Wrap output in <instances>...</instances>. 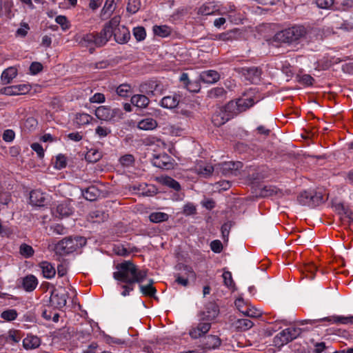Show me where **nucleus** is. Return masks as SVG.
<instances>
[{"label": "nucleus", "instance_id": "1", "mask_svg": "<svg viewBox=\"0 0 353 353\" xmlns=\"http://www.w3.org/2000/svg\"><path fill=\"white\" fill-rule=\"evenodd\" d=\"M117 271L113 272V278L119 282L124 283L121 287L124 290L121 295L126 296L133 290V284L141 283L148 276V270H140L131 261H125L116 265Z\"/></svg>", "mask_w": 353, "mask_h": 353}, {"label": "nucleus", "instance_id": "2", "mask_svg": "<svg viewBox=\"0 0 353 353\" xmlns=\"http://www.w3.org/2000/svg\"><path fill=\"white\" fill-rule=\"evenodd\" d=\"M120 16H114L110 21L106 23L103 28L99 33H88L84 34H77L74 40L79 45L83 47H88L94 44L97 47H101L106 44L112 36V29L120 23Z\"/></svg>", "mask_w": 353, "mask_h": 353}, {"label": "nucleus", "instance_id": "3", "mask_svg": "<svg viewBox=\"0 0 353 353\" xmlns=\"http://www.w3.org/2000/svg\"><path fill=\"white\" fill-rule=\"evenodd\" d=\"M87 243V239L81 236H70L59 241L54 250L59 255H65L78 251Z\"/></svg>", "mask_w": 353, "mask_h": 353}, {"label": "nucleus", "instance_id": "4", "mask_svg": "<svg viewBox=\"0 0 353 353\" xmlns=\"http://www.w3.org/2000/svg\"><path fill=\"white\" fill-rule=\"evenodd\" d=\"M306 34L305 28L301 26H295L286 28L275 34L274 39L281 43H292L299 41Z\"/></svg>", "mask_w": 353, "mask_h": 353}, {"label": "nucleus", "instance_id": "5", "mask_svg": "<svg viewBox=\"0 0 353 353\" xmlns=\"http://www.w3.org/2000/svg\"><path fill=\"white\" fill-rule=\"evenodd\" d=\"M301 334V329L299 327H288L274 336L273 341L274 345L276 347H282L296 339Z\"/></svg>", "mask_w": 353, "mask_h": 353}, {"label": "nucleus", "instance_id": "6", "mask_svg": "<svg viewBox=\"0 0 353 353\" xmlns=\"http://www.w3.org/2000/svg\"><path fill=\"white\" fill-rule=\"evenodd\" d=\"M140 90L149 97L161 95L164 90V86L157 81H150L140 85Z\"/></svg>", "mask_w": 353, "mask_h": 353}, {"label": "nucleus", "instance_id": "7", "mask_svg": "<svg viewBox=\"0 0 353 353\" xmlns=\"http://www.w3.org/2000/svg\"><path fill=\"white\" fill-rule=\"evenodd\" d=\"M242 167L243 163L241 161L224 162L217 165V168L219 169L221 174L226 176H237Z\"/></svg>", "mask_w": 353, "mask_h": 353}, {"label": "nucleus", "instance_id": "8", "mask_svg": "<svg viewBox=\"0 0 353 353\" xmlns=\"http://www.w3.org/2000/svg\"><path fill=\"white\" fill-rule=\"evenodd\" d=\"M179 270H180L181 272L175 275V281L178 284L186 287L189 283V279H194L196 274L192 268L188 265H179Z\"/></svg>", "mask_w": 353, "mask_h": 353}, {"label": "nucleus", "instance_id": "9", "mask_svg": "<svg viewBox=\"0 0 353 353\" xmlns=\"http://www.w3.org/2000/svg\"><path fill=\"white\" fill-rule=\"evenodd\" d=\"M68 292L65 289H55L52 292L50 304L58 309L63 307L67 303Z\"/></svg>", "mask_w": 353, "mask_h": 353}, {"label": "nucleus", "instance_id": "10", "mask_svg": "<svg viewBox=\"0 0 353 353\" xmlns=\"http://www.w3.org/2000/svg\"><path fill=\"white\" fill-rule=\"evenodd\" d=\"M219 313L218 305L213 302H210L205 305L203 311L199 313L201 321H207L211 323L214 321Z\"/></svg>", "mask_w": 353, "mask_h": 353}, {"label": "nucleus", "instance_id": "11", "mask_svg": "<svg viewBox=\"0 0 353 353\" xmlns=\"http://www.w3.org/2000/svg\"><path fill=\"white\" fill-rule=\"evenodd\" d=\"M239 72L252 83H257L261 78V70L257 67L241 68H239Z\"/></svg>", "mask_w": 353, "mask_h": 353}, {"label": "nucleus", "instance_id": "12", "mask_svg": "<svg viewBox=\"0 0 353 353\" xmlns=\"http://www.w3.org/2000/svg\"><path fill=\"white\" fill-rule=\"evenodd\" d=\"M314 321H328L331 323H335L337 325L343 324V325H347V324H353V316H331L328 317H325L323 319H321L319 320H305L302 322V324H307V323H312Z\"/></svg>", "mask_w": 353, "mask_h": 353}, {"label": "nucleus", "instance_id": "13", "mask_svg": "<svg viewBox=\"0 0 353 353\" xmlns=\"http://www.w3.org/2000/svg\"><path fill=\"white\" fill-rule=\"evenodd\" d=\"M112 35L115 41L120 44L127 43L130 39L129 30L124 26H119V24L113 28Z\"/></svg>", "mask_w": 353, "mask_h": 353}, {"label": "nucleus", "instance_id": "14", "mask_svg": "<svg viewBox=\"0 0 353 353\" xmlns=\"http://www.w3.org/2000/svg\"><path fill=\"white\" fill-rule=\"evenodd\" d=\"M152 163L154 166L165 170L171 169L173 165L171 161V157L165 153H162L154 156Z\"/></svg>", "mask_w": 353, "mask_h": 353}, {"label": "nucleus", "instance_id": "15", "mask_svg": "<svg viewBox=\"0 0 353 353\" xmlns=\"http://www.w3.org/2000/svg\"><path fill=\"white\" fill-rule=\"evenodd\" d=\"M210 327V322L201 321L196 327H192L189 334L192 339H198L206 334Z\"/></svg>", "mask_w": 353, "mask_h": 353}, {"label": "nucleus", "instance_id": "16", "mask_svg": "<svg viewBox=\"0 0 353 353\" xmlns=\"http://www.w3.org/2000/svg\"><path fill=\"white\" fill-rule=\"evenodd\" d=\"M230 119L227 112L222 108H219L212 117V122L216 127L223 125Z\"/></svg>", "mask_w": 353, "mask_h": 353}, {"label": "nucleus", "instance_id": "17", "mask_svg": "<svg viewBox=\"0 0 353 353\" xmlns=\"http://www.w3.org/2000/svg\"><path fill=\"white\" fill-rule=\"evenodd\" d=\"M220 79L219 74L213 70L203 71L199 75V80L205 83H214Z\"/></svg>", "mask_w": 353, "mask_h": 353}, {"label": "nucleus", "instance_id": "18", "mask_svg": "<svg viewBox=\"0 0 353 353\" xmlns=\"http://www.w3.org/2000/svg\"><path fill=\"white\" fill-rule=\"evenodd\" d=\"M83 196L88 201H96L101 194V191L94 185L81 190Z\"/></svg>", "mask_w": 353, "mask_h": 353}, {"label": "nucleus", "instance_id": "19", "mask_svg": "<svg viewBox=\"0 0 353 353\" xmlns=\"http://www.w3.org/2000/svg\"><path fill=\"white\" fill-rule=\"evenodd\" d=\"M38 285V280L35 276L32 274L27 275L22 279L23 288L27 292L33 291Z\"/></svg>", "mask_w": 353, "mask_h": 353}, {"label": "nucleus", "instance_id": "20", "mask_svg": "<svg viewBox=\"0 0 353 353\" xmlns=\"http://www.w3.org/2000/svg\"><path fill=\"white\" fill-rule=\"evenodd\" d=\"M45 199L44 194L39 190H32L30 193V202L33 205H43Z\"/></svg>", "mask_w": 353, "mask_h": 353}, {"label": "nucleus", "instance_id": "21", "mask_svg": "<svg viewBox=\"0 0 353 353\" xmlns=\"http://www.w3.org/2000/svg\"><path fill=\"white\" fill-rule=\"evenodd\" d=\"M240 36V32L237 29H233L225 32L220 33L215 36L216 39L223 41H232L237 40Z\"/></svg>", "mask_w": 353, "mask_h": 353}, {"label": "nucleus", "instance_id": "22", "mask_svg": "<svg viewBox=\"0 0 353 353\" xmlns=\"http://www.w3.org/2000/svg\"><path fill=\"white\" fill-rule=\"evenodd\" d=\"M116 8L114 0H106L103 8L101 11V19L102 20L108 19L113 13Z\"/></svg>", "mask_w": 353, "mask_h": 353}, {"label": "nucleus", "instance_id": "23", "mask_svg": "<svg viewBox=\"0 0 353 353\" xmlns=\"http://www.w3.org/2000/svg\"><path fill=\"white\" fill-rule=\"evenodd\" d=\"M41 344L40 339L34 335H28L23 340V346L26 350L37 348Z\"/></svg>", "mask_w": 353, "mask_h": 353}, {"label": "nucleus", "instance_id": "24", "mask_svg": "<svg viewBox=\"0 0 353 353\" xmlns=\"http://www.w3.org/2000/svg\"><path fill=\"white\" fill-rule=\"evenodd\" d=\"M179 98L177 95L164 97L161 101V105L165 108L172 109L177 106Z\"/></svg>", "mask_w": 353, "mask_h": 353}, {"label": "nucleus", "instance_id": "25", "mask_svg": "<svg viewBox=\"0 0 353 353\" xmlns=\"http://www.w3.org/2000/svg\"><path fill=\"white\" fill-rule=\"evenodd\" d=\"M72 213V208L67 202H62L56 208V216L60 218L68 216Z\"/></svg>", "mask_w": 353, "mask_h": 353}, {"label": "nucleus", "instance_id": "26", "mask_svg": "<svg viewBox=\"0 0 353 353\" xmlns=\"http://www.w3.org/2000/svg\"><path fill=\"white\" fill-rule=\"evenodd\" d=\"M40 268L42 270L43 275L46 279H52L56 274L54 267L48 261H42L39 264Z\"/></svg>", "mask_w": 353, "mask_h": 353}, {"label": "nucleus", "instance_id": "27", "mask_svg": "<svg viewBox=\"0 0 353 353\" xmlns=\"http://www.w3.org/2000/svg\"><path fill=\"white\" fill-rule=\"evenodd\" d=\"M150 100L145 94H134L131 98V103L138 108H145L149 104Z\"/></svg>", "mask_w": 353, "mask_h": 353}, {"label": "nucleus", "instance_id": "28", "mask_svg": "<svg viewBox=\"0 0 353 353\" xmlns=\"http://www.w3.org/2000/svg\"><path fill=\"white\" fill-rule=\"evenodd\" d=\"M230 119L240 113L239 105L236 101H230L224 107L222 108Z\"/></svg>", "mask_w": 353, "mask_h": 353}, {"label": "nucleus", "instance_id": "29", "mask_svg": "<svg viewBox=\"0 0 353 353\" xmlns=\"http://www.w3.org/2000/svg\"><path fill=\"white\" fill-rule=\"evenodd\" d=\"M96 117L102 121H111L110 108L108 106H99L95 110Z\"/></svg>", "mask_w": 353, "mask_h": 353}, {"label": "nucleus", "instance_id": "30", "mask_svg": "<svg viewBox=\"0 0 353 353\" xmlns=\"http://www.w3.org/2000/svg\"><path fill=\"white\" fill-rule=\"evenodd\" d=\"M138 128L143 130H152L157 127V122L152 118H146L141 120L137 125Z\"/></svg>", "mask_w": 353, "mask_h": 353}, {"label": "nucleus", "instance_id": "31", "mask_svg": "<svg viewBox=\"0 0 353 353\" xmlns=\"http://www.w3.org/2000/svg\"><path fill=\"white\" fill-rule=\"evenodd\" d=\"M89 217L92 222L101 223L108 219V214L103 210H96L90 213Z\"/></svg>", "mask_w": 353, "mask_h": 353}, {"label": "nucleus", "instance_id": "32", "mask_svg": "<svg viewBox=\"0 0 353 353\" xmlns=\"http://www.w3.org/2000/svg\"><path fill=\"white\" fill-rule=\"evenodd\" d=\"M153 283L154 281L152 279H150L147 285L139 283L141 292L145 296H154L157 292V290L153 286Z\"/></svg>", "mask_w": 353, "mask_h": 353}, {"label": "nucleus", "instance_id": "33", "mask_svg": "<svg viewBox=\"0 0 353 353\" xmlns=\"http://www.w3.org/2000/svg\"><path fill=\"white\" fill-rule=\"evenodd\" d=\"M17 70L15 68L10 67L6 69L1 74V81L4 83H10L11 81L16 77Z\"/></svg>", "mask_w": 353, "mask_h": 353}, {"label": "nucleus", "instance_id": "34", "mask_svg": "<svg viewBox=\"0 0 353 353\" xmlns=\"http://www.w3.org/2000/svg\"><path fill=\"white\" fill-rule=\"evenodd\" d=\"M226 94L223 88L216 87L208 92V97L212 99H223Z\"/></svg>", "mask_w": 353, "mask_h": 353}, {"label": "nucleus", "instance_id": "35", "mask_svg": "<svg viewBox=\"0 0 353 353\" xmlns=\"http://www.w3.org/2000/svg\"><path fill=\"white\" fill-rule=\"evenodd\" d=\"M153 32L154 34L158 37H166L171 34L172 29L166 25L154 26Z\"/></svg>", "mask_w": 353, "mask_h": 353}, {"label": "nucleus", "instance_id": "36", "mask_svg": "<svg viewBox=\"0 0 353 353\" xmlns=\"http://www.w3.org/2000/svg\"><path fill=\"white\" fill-rule=\"evenodd\" d=\"M236 327L239 331H246L254 325L252 321L248 319H238L236 323Z\"/></svg>", "mask_w": 353, "mask_h": 353}, {"label": "nucleus", "instance_id": "37", "mask_svg": "<svg viewBox=\"0 0 353 353\" xmlns=\"http://www.w3.org/2000/svg\"><path fill=\"white\" fill-rule=\"evenodd\" d=\"M237 103L240 113L246 111L254 104V100L252 98L238 99Z\"/></svg>", "mask_w": 353, "mask_h": 353}, {"label": "nucleus", "instance_id": "38", "mask_svg": "<svg viewBox=\"0 0 353 353\" xmlns=\"http://www.w3.org/2000/svg\"><path fill=\"white\" fill-rule=\"evenodd\" d=\"M161 183L163 185L168 186L176 191L181 190V185L178 181L170 176H165L161 179Z\"/></svg>", "mask_w": 353, "mask_h": 353}, {"label": "nucleus", "instance_id": "39", "mask_svg": "<svg viewBox=\"0 0 353 353\" xmlns=\"http://www.w3.org/2000/svg\"><path fill=\"white\" fill-rule=\"evenodd\" d=\"M169 216L168 214L161 212H152L150 214V221L153 223H161L165 221L168 219Z\"/></svg>", "mask_w": 353, "mask_h": 353}, {"label": "nucleus", "instance_id": "40", "mask_svg": "<svg viewBox=\"0 0 353 353\" xmlns=\"http://www.w3.org/2000/svg\"><path fill=\"white\" fill-rule=\"evenodd\" d=\"M216 11V8L211 3L202 5L198 10V14L201 15H210Z\"/></svg>", "mask_w": 353, "mask_h": 353}, {"label": "nucleus", "instance_id": "41", "mask_svg": "<svg viewBox=\"0 0 353 353\" xmlns=\"http://www.w3.org/2000/svg\"><path fill=\"white\" fill-rule=\"evenodd\" d=\"M102 157L101 153L95 149L90 150L85 154V159L90 163L97 162Z\"/></svg>", "mask_w": 353, "mask_h": 353}, {"label": "nucleus", "instance_id": "42", "mask_svg": "<svg viewBox=\"0 0 353 353\" xmlns=\"http://www.w3.org/2000/svg\"><path fill=\"white\" fill-rule=\"evenodd\" d=\"M312 192L304 191L298 196V201L303 205H308L311 207Z\"/></svg>", "mask_w": 353, "mask_h": 353}, {"label": "nucleus", "instance_id": "43", "mask_svg": "<svg viewBox=\"0 0 353 353\" xmlns=\"http://www.w3.org/2000/svg\"><path fill=\"white\" fill-rule=\"evenodd\" d=\"M326 199L321 192H312L311 207H315L323 203Z\"/></svg>", "mask_w": 353, "mask_h": 353}, {"label": "nucleus", "instance_id": "44", "mask_svg": "<svg viewBox=\"0 0 353 353\" xmlns=\"http://www.w3.org/2000/svg\"><path fill=\"white\" fill-rule=\"evenodd\" d=\"M19 253L24 258L28 259L34 255V250L32 246L26 243H22L19 247Z\"/></svg>", "mask_w": 353, "mask_h": 353}, {"label": "nucleus", "instance_id": "45", "mask_svg": "<svg viewBox=\"0 0 353 353\" xmlns=\"http://www.w3.org/2000/svg\"><path fill=\"white\" fill-rule=\"evenodd\" d=\"M280 190L274 186H265L261 190L260 195L263 197L278 194Z\"/></svg>", "mask_w": 353, "mask_h": 353}, {"label": "nucleus", "instance_id": "46", "mask_svg": "<svg viewBox=\"0 0 353 353\" xmlns=\"http://www.w3.org/2000/svg\"><path fill=\"white\" fill-rule=\"evenodd\" d=\"M18 313L14 309H9L3 311L1 314V317L7 321H12L17 319Z\"/></svg>", "mask_w": 353, "mask_h": 353}, {"label": "nucleus", "instance_id": "47", "mask_svg": "<svg viewBox=\"0 0 353 353\" xmlns=\"http://www.w3.org/2000/svg\"><path fill=\"white\" fill-rule=\"evenodd\" d=\"M92 117L86 113H79L76 115V123L79 125L88 124L92 120Z\"/></svg>", "mask_w": 353, "mask_h": 353}, {"label": "nucleus", "instance_id": "48", "mask_svg": "<svg viewBox=\"0 0 353 353\" xmlns=\"http://www.w3.org/2000/svg\"><path fill=\"white\" fill-rule=\"evenodd\" d=\"M141 8L140 0H128L127 11L131 14L137 13Z\"/></svg>", "mask_w": 353, "mask_h": 353}, {"label": "nucleus", "instance_id": "49", "mask_svg": "<svg viewBox=\"0 0 353 353\" xmlns=\"http://www.w3.org/2000/svg\"><path fill=\"white\" fill-rule=\"evenodd\" d=\"M317 270V268L314 264H307L305 266L303 273H305V277L313 279L315 276V273Z\"/></svg>", "mask_w": 353, "mask_h": 353}, {"label": "nucleus", "instance_id": "50", "mask_svg": "<svg viewBox=\"0 0 353 353\" xmlns=\"http://www.w3.org/2000/svg\"><path fill=\"white\" fill-rule=\"evenodd\" d=\"M131 87L128 84H121L117 88V93L122 97H127L130 93Z\"/></svg>", "mask_w": 353, "mask_h": 353}, {"label": "nucleus", "instance_id": "51", "mask_svg": "<svg viewBox=\"0 0 353 353\" xmlns=\"http://www.w3.org/2000/svg\"><path fill=\"white\" fill-rule=\"evenodd\" d=\"M133 34L138 41H141L145 39L146 32L143 27L139 26L134 28Z\"/></svg>", "mask_w": 353, "mask_h": 353}, {"label": "nucleus", "instance_id": "52", "mask_svg": "<svg viewBox=\"0 0 353 353\" xmlns=\"http://www.w3.org/2000/svg\"><path fill=\"white\" fill-rule=\"evenodd\" d=\"M158 192L157 188L152 185H145V188H142L141 194L146 196H152Z\"/></svg>", "mask_w": 353, "mask_h": 353}, {"label": "nucleus", "instance_id": "53", "mask_svg": "<svg viewBox=\"0 0 353 353\" xmlns=\"http://www.w3.org/2000/svg\"><path fill=\"white\" fill-rule=\"evenodd\" d=\"M29 30L30 27L28 23H21L20 28H19L16 31L15 36L17 37L23 38L27 35Z\"/></svg>", "mask_w": 353, "mask_h": 353}, {"label": "nucleus", "instance_id": "54", "mask_svg": "<svg viewBox=\"0 0 353 353\" xmlns=\"http://www.w3.org/2000/svg\"><path fill=\"white\" fill-rule=\"evenodd\" d=\"M316 6L321 9H330L334 0H314Z\"/></svg>", "mask_w": 353, "mask_h": 353}, {"label": "nucleus", "instance_id": "55", "mask_svg": "<svg viewBox=\"0 0 353 353\" xmlns=\"http://www.w3.org/2000/svg\"><path fill=\"white\" fill-rule=\"evenodd\" d=\"M119 161L123 166L128 167L133 165L134 158L132 154H125L120 158Z\"/></svg>", "mask_w": 353, "mask_h": 353}, {"label": "nucleus", "instance_id": "56", "mask_svg": "<svg viewBox=\"0 0 353 353\" xmlns=\"http://www.w3.org/2000/svg\"><path fill=\"white\" fill-rule=\"evenodd\" d=\"M183 213L186 216L195 214L196 208L193 203H188L183 206Z\"/></svg>", "mask_w": 353, "mask_h": 353}, {"label": "nucleus", "instance_id": "57", "mask_svg": "<svg viewBox=\"0 0 353 353\" xmlns=\"http://www.w3.org/2000/svg\"><path fill=\"white\" fill-rule=\"evenodd\" d=\"M95 132L100 138H103L110 134L111 130L109 128L98 126L95 130Z\"/></svg>", "mask_w": 353, "mask_h": 353}, {"label": "nucleus", "instance_id": "58", "mask_svg": "<svg viewBox=\"0 0 353 353\" xmlns=\"http://www.w3.org/2000/svg\"><path fill=\"white\" fill-rule=\"evenodd\" d=\"M314 81V78L309 74H303L299 79V82L305 85H312Z\"/></svg>", "mask_w": 353, "mask_h": 353}, {"label": "nucleus", "instance_id": "59", "mask_svg": "<svg viewBox=\"0 0 353 353\" xmlns=\"http://www.w3.org/2000/svg\"><path fill=\"white\" fill-rule=\"evenodd\" d=\"M0 93L8 96L17 95L16 92V87L14 85L8 86L1 88L0 90Z\"/></svg>", "mask_w": 353, "mask_h": 353}, {"label": "nucleus", "instance_id": "60", "mask_svg": "<svg viewBox=\"0 0 353 353\" xmlns=\"http://www.w3.org/2000/svg\"><path fill=\"white\" fill-rule=\"evenodd\" d=\"M241 312L247 316L252 318L258 317L261 315V312L259 310L252 308H247L245 310H241Z\"/></svg>", "mask_w": 353, "mask_h": 353}, {"label": "nucleus", "instance_id": "61", "mask_svg": "<svg viewBox=\"0 0 353 353\" xmlns=\"http://www.w3.org/2000/svg\"><path fill=\"white\" fill-rule=\"evenodd\" d=\"M211 250L215 253H220L223 250V245L219 240H214L210 243Z\"/></svg>", "mask_w": 353, "mask_h": 353}, {"label": "nucleus", "instance_id": "62", "mask_svg": "<svg viewBox=\"0 0 353 353\" xmlns=\"http://www.w3.org/2000/svg\"><path fill=\"white\" fill-rule=\"evenodd\" d=\"M43 70V65L39 62H32L30 66V71L32 74H37Z\"/></svg>", "mask_w": 353, "mask_h": 353}, {"label": "nucleus", "instance_id": "63", "mask_svg": "<svg viewBox=\"0 0 353 353\" xmlns=\"http://www.w3.org/2000/svg\"><path fill=\"white\" fill-rule=\"evenodd\" d=\"M11 201L10 193L3 190L0 193V203L3 205H8Z\"/></svg>", "mask_w": 353, "mask_h": 353}, {"label": "nucleus", "instance_id": "64", "mask_svg": "<svg viewBox=\"0 0 353 353\" xmlns=\"http://www.w3.org/2000/svg\"><path fill=\"white\" fill-rule=\"evenodd\" d=\"M16 87V92L17 95L19 94H25L28 93L30 88V85L27 84H19V85H15Z\"/></svg>", "mask_w": 353, "mask_h": 353}]
</instances>
